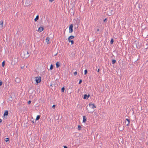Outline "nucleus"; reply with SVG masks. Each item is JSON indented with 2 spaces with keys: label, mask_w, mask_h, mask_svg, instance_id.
Masks as SVG:
<instances>
[{
  "label": "nucleus",
  "mask_w": 148,
  "mask_h": 148,
  "mask_svg": "<svg viewBox=\"0 0 148 148\" xmlns=\"http://www.w3.org/2000/svg\"><path fill=\"white\" fill-rule=\"evenodd\" d=\"M52 108H56V105H53L52 106Z\"/></svg>",
  "instance_id": "38"
},
{
  "label": "nucleus",
  "mask_w": 148,
  "mask_h": 148,
  "mask_svg": "<svg viewBox=\"0 0 148 148\" xmlns=\"http://www.w3.org/2000/svg\"><path fill=\"white\" fill-rule=\"evenodd\" d=\"M88 106V105H87L86 107V110H87V111L88 113H92L93 112V111H89L88 110V109L87 108V107Z\"/></svg>",
  "instance_id": "20"
},
{
  "label": "nucleus",
  "mask_w": 148,
  "mask_h": 148,
  "mask_svg": "<svg viewBox=\"0 0 148 148\" xmlns=\"http://www.w3.org/2000/svg\"><path fill=\"white\" fill-rule=\"evenodd\" d=\"M32 123H35V122H34V121H32Z\"/></svg>",
  "instance_id": "46"
},
{
  "label": "nucleus",
  "mask_w": 148,
  "mask_h": 148,
  "mask_svg": "<svg viewBox=\"0 0 148 148\" xmlns=\"http://www.w3.org/2000/svg\"><path fill=\"white\" fill-rule=\"evenodd\" d=\"M50 86H53L52 84H50Z\"/></svg>",
  "instance_id": "49"
},
{
  "label": "nucleus",
  "mask_w": 148,
  "mask_h": 148,
  "mask_svg": "<svg viewBox=\"0 0 148 148\" xmlns=\"http://www.w3.org/2000/svg\"><path fill=\"white\" fill-rule=\"evenodd\" d=\"M80 22V20L78 18H77L76 19H74L73 20V23L74 27L75 29L77 28L78 27V25Z\"/></svg>",
  "instance_id": "1"
},
{
  "label": "nucleus",
  "mask_w": 148,
  "mask_h": 148,
  "mask_svg": "<svg viewBox=\"0 0 148 148\" xmlns=\"http://www.w3.org/2000/svg\"><path fill=\"white\" fill-rule=\"evenodd\" d=\"M107 21V18H105L103 20V22L105 23Z\"/></svg>",
  "instance_id": "35"
},
{
  "label": "nucleus",
  "mask_w": 148,
  "mask_h": 148,
  "mask_svg": "<svg viewBox=\"0 0 148 148\" xmlns=\"http://www.w3.org/2000/svg\"><path fill=\"white\" fill-rule=\"evenodd\" d=\"M99 29H97V32H99Z\"/></svg>",
  "instance_id": "48"
},
{
  "label": "nucleus",
  "mask_w": 148,
  "mask_h": 148,
  "mask_svg": "<svg viewBox=\"0 0 148 148\" xmlns=\"http://www.w3.org/2000/svg\"><path fill=\"white\" fill-rule=\"evenodd\" d=\"M44 29V28L43 27H40L38 28V31L39 32H40L43 31Z\"/></svg>",
  "instance_id": "11"
},
{
  "label": "nucleus",
  "mask_w": 148,
  "mask_h": 148,
  "mask_svg": "<svg viewBox=\"0 0 148 148\" xmlns=\"http://www.w3.org/2000/svg\"><path fill=\"white\" fill-rule=\"evenodd\" d=\"M82 79H80L79 81V84H81L82 83Z\"/></svg>",
  "instance_id": "34"
},
{
  "label": "nucleus",
  "mask_w": 148,
  "mask_h": 148,
  "mask_svg": "<svg viewBox=\"0 0 148 148\" xmlns=\"http://www.w3.org/2000/svg\"><path fill=\"white\" fill-rule=\"evenodd\" d=\"M50 38L48 37H47L46 39V42H47V44H49V40H50Z\"/></svg>",
  "instance_id": "12"
},
{
  "label": "nucleus",
  "mask_w": 148,
  "mask_h": 148,
  "mask_svg": "<svg viewBox=\"0 0 148 148\" xmlns=\"http://www.w3.org/2000/svg\"><path fill=\"white\" fill-rule=\"evenodd\" d=\"M5 61H3L2 62V66L3 67H4V66L5 65Z\"/></svg>",
  "instance_id": "28"
},
{
  "label": "nucleus",
  "mask_w": 148,
  "mask_h": 148,
  "mask_svg": "<svg viewBox=\"0 0 148 148\" xmlns=\"http://www.w3.org/2000/svg\"><path fill=\"white\" fill-rule=\"evenodd\" d=\"M114 42V39L113 38H112L111 39L110 42V44L111 45H112L113 44Z\"/></svg>",
  "instance_id": "24"
},
{
  "label": "nucleus",
  "mask_w": 148,
  "mask_h": 148,
  "mask_svg": "<svg viewBox=\"0 0 148 148\" xmlns=\"http://www.w3.org/2000/svg\"><path fill=\"white\" fill-rule=\"evenodd\" d=\"M90 97V95L88 94L87 95L86 94H85L84 95L83 99H88L89 97Z\"/></svg>",
  "instance_id": "9"
},
{
  "label": "nucleus",
  "mask_w": 148,
  "mask_h": 148,
  "mask_svg": "<svg viewBox=\"0 0 148 148\" xmlns=\"http://www.w3.org/2000/svg\"><path fill=\"white\" fill-rule=\"evenodd\" d=\"M24 53H26L27 54V55H29V53L28 51L26 50H24Z\"/></svg>",
  "instance_id": "32"
},
{
  "label": "nucleus",
  "mask_w": 148,
  "mask_h": 148,
  "mask_svg": "<svg viewBox=\"0 0 148 148\" xmlns=\"http://www.w3.org/2000/svg\"><path fill=\"white\" fill-rule=\"evenodd\" d=\"M73 24H71L70 25L69 27V33H72L73 32Z\"/></svg>",
  "instance_id": "4"
},
{
  "label": "nucleus",
  "mask_w": 148,
  "mask_h": 148,
  "mask_svg": "<svg viewBox=\"0 0 148 148\" xmlns=\"http://www.w3.org/2000/svg\"><path fill=\"white\" fill-rule=\"evenodd\" d=\"M89 107H90L92 109H94L96 108V106L94 104H92L91 103H90L89 104Z\"/></svg>",
  "instance_id": "8"
},
{
  "label": "nucleus",
  "mask_w": 148,
  "mask_h": 148,
  "mask_svg": "<svg viewBox=\"0 0 148 148\" xmlns=\"http://www.w3.org/2000/svg\"><path fill=\"white\" fill-rule=\"evenodd\" d=\"M41 77L40 76L38 75L36 77H35V80L36 81V84H38L41 82Z\"/></svg>",
  "instance_id": "2"
},
{
  "label": "nucleus",
  "mask_w": 148,
  "mask_h": 148,
  "mask_svg": "<svg viewBox=\"0 0 148 148\" xmlns=\"http://www.w3.org/2000/svg\"><path fill=\"white\" fill-rule=\"evenodd\" d=\"M70 13L71 15H74L75 14V11L74 10L73 7L72 8H71L70 10Z\"/></svg>",
  "instance_id": "7"
},
{
  "label": "nucleus",
  "mask_w": 148,
  "mask_h": 148,
  "mask_svg": "<svg viewBox=\"0 0 148 148\" xmlns=\"http://www.w3.org/2000/svg\"><path fill=\"white\" fill-rule=\"evenodd\" d=\"M81 128L82 127L81 125H79L78 126L77 129L79 130H81Z\"/></svg>",
  "instance_id": "27"
},
{
  "label": "nucleus",
  "mask_w": 148,
  "mask_h": 148,
  "mask_svg": "<svg viewBox=\"0 0 148 148\" xmlns=\"http://www.w3.org/2000/svg\"><path fill=\"white\" fill-rule=\"evenodd\" d=\"M54 0H49V1L50 2H52Z\"/></svg>",
  "instance_id": "41"
},
{
  "label": "nucleus",
  "mask_w": 148,
  "mask_h": 148,
  "mask_svg": "<svg viewBox=\"0 0 148 148\" xmlns=\"http://www.w3.org/2000/svg\"><path fill=\"white\" fill-rule=\"evenodd\" d=\"M2 122V120L0 119V123H1Z\"/></svg>",
  "instance_id": "44"
},
{
  "label": "nucleus",
  "mask_w": 148,
  "mask_h": 148,
  "mask_svg": "<svg viewBox=\"0 0 148 148\" xmlns=\"http://www.w3.org/2000/svg\"><path fill=\"white\" fill-rule=\"evenodd\" d=\"M119 127L120 128H119V130H120V131H123L124 130V126L122 125H120L119 126Z\"/></svg>",
  "instance_id": "10"
},
{
  "label": "nucleus",
  "mask_w": 148,
  "mask_h": 148,
  "mask_svg": "<svg viewBox=\"0 0 148 148\" xmlns=\"http://www.w3.org/2000/svg\"><path fill=\"white\" fill-rule=\"evenodd\" d=\"M21 57H23V58L25 59L28 58L29 56V55H28L27 54L25 53L24 51L21 52Z\"/></svg>",
  "instance_id": "3"
},
{
  "label": "nucleus",
  "mask_w": 148,
  "mask_h": 148,
  "mask_svg": "<svg viewBox=\"0 0 148 148\" xmlns=\"http://www.w3.org/2000/svg\"><path fill=\"white\" fill-rule=\"evenodd\" d=\"M0 23H1L0 25H1L2 27H3V21H1Z\"/></svg>",
  "instance_id": "33"
},
{
  "label": "nucleus",
  "mask_w": 148,
  "mask_h": 148,
  "mask_svg": "<svg viewBox=\"0 0 148 148\" xmlns=\"http://www.w3.org/2000/svg\"><path fill=\"white\" fill-rule=\"evenodd\" d=\"M116 62V61L115 60L112 59V64H114Z\"/></svg>",
  "instance_id": "25"
},
{
  "label": "nucleus",
  "mask_w": 148,
  "mask_h": 148,
  "mask_svg": "<svg viewBox=\"0 0 148 148\" xmlns=\"http://www.w3.org/2000/svg\"><path fill=\"white\" fill-rule=\"evenodd\" d=\"M15 81L17 83H18L20 82V79L19 77H16V78Z\"/></svg>",
  "instance_id": "14"
},
{
  "label": "nucleus",
  "mask_w": 148,
  "mask_h": 148,
  "mask_svg": "<svg viewBox=\"0 0 148 148\" xmlns=\"http://www.w3.org/2000/svg\"><path fill=\"white\" fill-rule=\"evenodd\" d=\"M8 114V111L7 110H5L3 114V117L5 119H7V116Z\"/></svg>",
  "instance_id": "5"
},
{
  "label": "nucleus",
  "mask_w": 148,
  "mask_h": 148,
  "mask_svg": "<svg viewBox=\"0 0 148 148\" xmlns=\"http://www.w3.org/2000/svg\"><path fill=\"white\" fill-rule=\"evenodd\" d=\"M99 71H100V69H97V72H99Z\"/></svg>",
  "instance_id": "43"
},
{
  "label": "nucleus",
  "mask_w": 148,
  "mask_h": 148,
  "mask_svg": "<svg viewBox=\"0 0 148 148\" xmlns=\"http://www.w3.org/2000/svg\"><path fill=\"white\" fill-rule=\"evenodd\" d=\"M68 40L69 42H71V45L73 44L74 43V41L73 40Z\"/></svg>",
  "instance_id": "26"
},
{
  "label": "nucleus",
  "mask_w": 148,
  "mask_h": 148,
  "mask_svg": "<svg viewBox=\"0 0 148 148\" xmlns=\"http://www.w3.org/2000/svg\"><path fill=\"white\" fill-rule=\"evenodd\" d=\"M39 16L38 15H37L34 19V21L35 22H36L39 19Z\"/></svg>",
  "instance_id": "19"
},
{
  "label": "nucleus",
  "mask_w": 148,
  "mask_h": 148,
  "mask_svg": "<svg viewBox=\"0 0 148 148\" xmlns=\"http://www.w3.org/2000/svg\"><path fill=\"white\" fill-rule=\"evenodd\" d=\"M83 122L85 123L86 121L87 118L86 116L85 115H84L83 116Z\"/></svg>",
  "instance_id": "13"
},
{
  "label": "nucleus",
  "mask_w": 148,
  "mask_h": 148,
  "mask_svg": "<svg viewBox=\"0 0 148 148\" xmlns=\"http://www.w3.org/2000/svg\"><path fill=\"white\" fill-rule=\"evenodd\" d=\"M16 63V62H15V61L13 59L12 61L11 64L12 65H14V64H15Z\"/></svg>",
  "instance_id": "21"
},
{
  "label": "nucleus",
  "mask_w": 148,
  "mask_h": 148,
  "mask_svg": "<svg viewBox=\"0 0 148 148\" xmlns=\"http://www.w3.org/2000/svg\"><path fill=\"white\" fill-rule=\"evenodd\" d=\"M138 60V59H137L134 62V63L135 64H136L137 63V61Z\"/></svg>",
  "instance_id": "40"
},
{
  "label": "nucleus",
  "mask_w": 148,
  "mask_h": 148,
  "mask_svg": "<svg viewBox=\"0 0 148 148\" xmlns=\"http://www.w3.org/2000/svg\"><path fill=\"white\" fill-rule=\"evenodd\" d=\"M57 54H58V53H57L56 54H55L54 56H57Z\"/></svg>",
  "instance_id": "45"
},
{
  "label": "nucleus",
  "mask_w": 148,
  "mask_h": 148,
  "mask_svg": "<svg viewBox=\"0 0 148 148\" xmlns=\"http://www.w3.org/2000/svg\"><path fill=\"white\" fill-rule=\"evenodd\" d=\"M3 84L2 82L0 80V86H1Z\"/></svg>",
  "instance_id": "37"
},
{
  "label": "nucleus",
  "mask_w": 148,
  "mask_h": 148,
  "mask_svg": "<svg viewBox=\"0 0 148 148\" xmlns=\"http://www.w3.org/2000/svg\"><path fill=\"white\" fill-rule=\"evenodd\" d=\"M84 74L85 75H86L88 71H87V69H86L84 70Z\"/></svg>",
  "instance_id": "31"
},
{
  "label": "nucleus",
  "mask_w": 148,
  "mask_h": 148,
  "mask_svg": "<svg viewBox=\"0 0 148 148\" xmlns=\"http://www.w3.org/2000/svg\"><path fill=\"white\" fill-rule=\"evenodd\" d=\"M40 115H38L37 116L36 118V121L40 119Z\"/></svg>",
  "instance_id": "23"
},
{
  "label": "nucleus",
  "mask_w": 148,
  "mask_h": 148,
  "mask_svg": "<svg viewBox=\"0 0 148 148\" xmlns=\"http://www.w3.org/2000/svg\"><path fill=\"white\" fill-rule=\"evenodd\" d=\"M29 88L30 89H32V87H29Z\"/></svg>",
  "instance_id": "50"
},
{
  "label": "nucleus",
  "mask_w": 148,
  "mask_h": 148,
  "mask_svg": "<svg viewBox=\"0 0 148 148\" xmlns=\"http://www.w3.org/2000/svg\"><path fill=\"white\" fill-rule=\"evenodd\" d=\"M56 68H58L60 66V63L59 62H58L56 63Z\"/></svg>",
  "instance_id": "16"
},
{
  "label": "nucleus",
  "mask_w": 148,
  "mask_h": 148,
  "mask_svg": "<svg viewBox=\"0 0 148 148\" xmlns=\"http://www.w3.org/2000/svg\"><path fill=\"white\" fill-rule=\"evenodd\" d=\"M13 99L11 95H10V97L8 98V101H12Z\"/></svg>",
  "instance_id": "18"
},
{
  "label": "nucleus",
  "mask_w": 148,
  "mask_h": 148,
  "mask_svg": "<svg viewBox=\"0 0 148 148\" xmlns=\"http://www.w3.org/2000/svg\"><path fill=\"white\" fill-rule=\"evenodd\" d=\"M64 148H68L66 146H63Z\"/></svg>",
  "instance_id": "42"
},
{
  "label": "nucleus",
  "mask_w": 148,
  "mask_h": 148,
  "mask_svg": "<svg viewBox=\"0 0 148 148\" xmlns=\"http://www.w3.org/2000/svg\"><path fill=\"white\" fill-rule=\"evenodd\" d=\"M75 37L71 35L68 37V40H71V39L74 38Z\"/></svg>",
  "instance_id": "15"
},
{
  "label": "nucleus",
  "mask_w": 148,
  "mask_h": 148,
  "mask_svg": "<svg viewBox=\"0 0 148 148\" xmlns=\"http://www.w3.org/2000/svg\"><path fill=\"white\" fill-rule=\"evenodd\" d=\"M24 66H21V68L22 69H23L24 68Z\"/></svg>",
  "instance_id": "47"
},
{
  "label": "nucleus",
  "mask_w": 148,
  "mask_h": 148,
  "mask_svg": "<svg viewBox=\"0 0 148 148\" xmlns=\"http://www.w3.org/2000/svg\"><path fill=\"white\" fill-rule=\"evenodd\" d=\"M9 138H5V141L6 142H7L9 141Z\"/></svg>",
  "instance_id": "30"
},
{
  "label": "nucleus",
  "mask_w": 148,
  "mask_h": 148,
  "mask_svg": "<svg viewBox=\"0 0 148 148\" xmlns=\"http://www.w3.org/2000/svg\"><path fill=\"white\" fill-rule=\"evenodd\" d=\"M31 101L30 100H29L28 102V104H30L31 103Z\"/></svg>",
  "instance_id": "39"
},
{
  "label": "nucleus",
  "mask_w": 148,
  "mask_h": 148,
  "mask_svg": "<svg viewBox=\"0 0 148 148\" xmlns=\"http://www.w3.org/2000/svg\"><path fill=\"white\" fill-rule=\"evenodd\" d=\"M112 11H113V10H111L110 11H111V12H112Z\"/></svg>",
  "instance_id": "51"
},
{
  "label": "nucleus",
  "mask_w": 148,
  "mask_h": 148,
  "mask_svg": "<svg viewBox=\"0 0 148 148\" xmlns=\"http://www.w3.org/2000/svg\"><path fill=\"white\" fill-rule=\"evenodd\" d=\"M53 65L52 64H51L50 66V68L49 69V70H51L53 69Z\"/></svg>",
  "instance_id": "22"
},
{
  "label": "nucleus",
  "mask_w": 148,
  "mask_h": 148,
  "mask_svg": "<svg viewBox=\"0 0 148 148\" xmlns=\"http://www.w3.org/2000/svg\"><path fill=\"white\" fill-rule=\"evenodd\" d=\"M125 121L123 122V123H125L126 124L127 126L129 125L130 123V119H126Z\"/></svg>",
  "instance_id": "6"
},
{
  "label": "nucleus",
  "mask_w": 148,
  "mask_h": 148,
  "mask_svg": "<svg viewBox=\"0 0 148 148\" xmlns=\"http://www.w3.org/2000/svg\"><path fill=\"white\" fill-rule=\"evenodd\" d=\"M77 71H75V72L73 74H74V75H75V76H76L77 74Z\"/></svg>",
  "instance_id": "36"
},
{
  "label": "nucleus",
  "mask_w": 148,
  "mask_h": 148,
  "mask_svg": "<svg viewBox=\"0 0 148 148\" xmlns=\"http://www.w3.org/2000/svg\"><path fill=\"white\" fill-rule=\"evenodd\" d=\"M30 4L28 3V1H26L25 3V6H28L30 5Z\"/></svg>",
  "instance_id": "17"
},
{
  "label": "nucleus",
  "mask_w": 148,
  "mask_h": 148,
  "mask_svg": "<svg viewBox=\"0 0 148 148\" xmlns=\"http://www.w3.org/2000/svg\"><path fill=\"white\" fill-rule=\"evenodd\" d=\"M147 61H148V60H147Z\"/></svg>",
  "instance_id": "52"
},
{
  "label": "nucleus",
  "mask_w": 148,
  "mask_h": 148,
  "mask_svg": "<svg viewBox=\"0 0 148 148\" xmlns=\"http://www.w3.org/2000/svg\"><path fill=\"white\" fill-rule=\"evenodd\" d=\"M65 89V88L64 87H62L61 88V92H64V91Z\"/></svg>",
  "instance_id": "29"
}]
</instances>
